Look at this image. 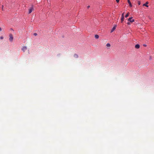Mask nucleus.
<instances>
[{
	"label": "nucleus",
	"instance_id": "f257e3e1",
	"mask_svg": "<svg viewBox=\"0 0 154 154\" xmlns=\"http://www.w3.org/2000/svg\"><path fill=\"white\" fill-rule=\"evenodd\" d=\"M9 40L11 42H12L13 41V35L12 34H10L9 35Z\"/></svg>",
	"mask_w": 154,
	"mask_h": 154
},
{
	"label": "nucleus",
	"instance_id": "f03ea898",
	"mask_svg": "<svg viewBox=\"0 0 154 154\" xmlns=\"http://www.w3.org/2000/svg\"><path fill=\"white\" fill-rule=\"evenodd\" d=\"M128 21H129L131 22H133L134 21V19H132V17H131L128 19Z\"/></svg>",
	"mask_w": 154,
	"mask_h": 154
},
{
	"label": "nucleus",
	"instance_id": "7ed1b4c3",
	"mask_svg": "<svg viewBox=\"0 0 154 154\" xmlns=\"http://www.w3.org/2000/svg\"><path fill=\"white\" fill-rule=\"evenodd\" d=\"M27 49V47L25 46H23L22 48V50L24 52Z\"/></svg>",
	"mask_w": 154,
	"mask_h": 154
},
{
	"label": "nucleus",
	"instance_id": "20e7f679",
	"mask_svg": "<svg viewBox=\"0 0 154 154\" xmlns=\"http://www.w3.org/2000/svg\"><path fill=\"white\" fill-rule=\"evenodd\" d=\"M33 10V7L32 6L31 7L30 9H29V14H30L32 12V11Z\"/></svg>",
	"mask_w": 154,
	"mask_h": 154
},
{
	"label": "nucleus",
	"instance_id": "39448f33",
	"mask_svg": "<svg viewBox=\"0 0 154 154\" xmlns=\"http://www.w3.org/2000/svg\"><path fill=\"white\" fill-rule=\"evenodd\" d=\"M148 4V2H146L145 4H144L143 5V6H145L147 7H148V5H147V4Z\"/></svg>",
	"mask_w": 154,
	"mask_h": 154
},
{
	"label": "nucleus",
	"instance_id": "423d86ee",
	"mask_svg": "<svg viewBox=\"0 0 154 154\" xmlns=\"http://www.w3.org/2000/svg\"><path fill=\"white\" fill-rule=\"evenodd\" d=\"M140 47V45L139 44H136L135 45V48L137 49H138V48H139Z\"/></svg>",
	"mask_w": 154,
	"mask_h": 154
},
{
	"label": "nucleus",
	"instance_id": "0eeeda50",
	"mask_svg": "<svg viewBox=\"0 0 154 154\" xmlns=\"http://www.w3.org/2000/svg\"><path fill=\"white\" fill-rule=\"evenodd\" d=\"M116 29V27L114 26L111 30V32H113Z\"/></svg>",
	"mask_w": 154,
	"mask_h": 154
},
{
	"label": "nucleus",
	"instance_id": "6e6552de",
	"mask_svg": "<svg viewBox=\"0 0 154 154\" xmlns=\"http://www.w3.org/2000/svg\"><path fill=\"white\" fill-rule=\"evenodd\" d=\"M128 4L129 5V6L130 7H132V5H131V2H130V0H128Z\"/></svg>",
	"mask_w": 154,
	"mask_h": 154
},
{
	"label": "nucleus",
	"instance_id": "1a4fd4ad",
	"mask_svg": "<svg viewBox=\"0 0 154 154\" xmlns=\"http://www.w3.org/2000/svg\"><path fill=\"white\" fill-rule=\"evenodd\" d=\"M124 17H121V21L122 23V22H123L124 20Z\"/></svg>",
	"mask_w": 154,
	"mask_h": 154
},
{
	"label": "nucleus",
	"instance_id": "9d476101",
	"mask_svg": "<svg viewBox=\"0 0 154 154\" xmlns=\"http://www.w3.org/2000/svg\"><path fill=\"white\" fill-rule=\"evenodd\" d=\"M99 35H95V37L96 39H98L99 38Z\"/></svg>",
	"mask_w": 154,
	"mask_h": 154
},
{
	"label": "nucleus",
	"instance_id": "9b49d317",
	"mask_svg": "<svg viewBox=\"0 0 154 154\" xmlns=\"http://www.w3.org/2000/svg\"><path fill=\"white\" fill-rule=\"evenodd\" d=\"M74 57L76 58H77L78 57V56L77 54H75L74 56Z\"/></svg>",
	"mask_w": 154,
	"mask_h": 154
},
{
	"label": "nucleus",
	"instance_id": "f8f14e48",
	"mask_svg": "<svg viewBox=\"0 0 154 154\" xmlns=\"http://www.w3.org/2000/svg\"><path fill=\"white\" fill-rule=\"evenodd\" d=\"M129 13H127L126 14V15H125V17H126H126H128V16H129Z\"/></svg>",
	"mask_w": 154,
	"mask_h": 154
},
{
	"label": "nucleus",
	"instance_id": "ddd939ff",
	"mask_svg": "<svg viewBox=\"0 0 154 154\" xmlns=\"http://www.w3.org/2000/svg\"><path fill=\"white\" fill-rule=\"evenodd\" d=\"M106 46L108 47H109L110 46V45L109 43H107V44Z\"/></svg>",
	"mask_w": 154,
	"mask_h": 154
},
{
	"label": "nucleus",
	"instance_id": "4468645a",
	"mask_svg": "<svg viewBox=\"0 0 154 154\" xmlns=\"http://www.w3.org/2000/svg\"><path fill=\"white\" fill-rule=\"evenodd\" d=\"M138 3L139 5H140L141 4L140 2V1H138Z\"/></svg>",
	"mask_w": 154,
	"mask_h": 154
},
{
	"label": "nucleus",
	"instance_id": "2eb2a0df",
	"mask_svg": "<svg viewBox=\"0 0 154 154\" xmlns=\"http://www.w3.org/2000/svg\"><path fill=\"white\" fill-rule=\"evenodd\" d=\"M0 39H3V37L2 36H1L0 37Z\"/></svg>",
	"mask_w": 154,
	"mask_h": 154
},
{
	"label": "nucleus",
	"instance_id": "dca6fc26",
	"mask_svg": "<svg viewBox=\"0 0 154 154\" xmlns=\"http://www.w3.org/2000/svg\"><path fill=\"white\" fill-rule=\"evenodd\" d=\"M35 36H36L37 35V34L36 33H34L33 34Z\"/></svg>",
	"mask_w": 154,
	"mask_h": 154
},
{
	"label": "nucleus",
	"instance_id": "f3484780",
	"mask_svg": "<svg viewBox=\"0 0 154 154\" xmlns=\"http://www.w3.org/2000/svg\"><path fill=\"white\" fill-rule=\"evenodd\" d=\"M122 17H124V13H123L122 14Z\"/></svg>",
	"mask_w": 154,
	"mask_h": 154
},
{
	"label": "nucleus",
	"instance_id": "a211bd4d",
	"mask_svg": "<svg viewBox=\"0 0 154 154\" xmlns=\"http://www.w3.org/2000/svg\"><path fill=\"white\" fill-rule=\"evenodd\" d=\"M116 1L117 3H118L119 2V0H116Z\"/></svg>",
	"mask_w": 154,
	"mask_h": 154
},
{
	"label": "nucleus",
	"instance_id": "6ab92c4d",
	"mask_svg": "<svg viewBox=\"0 0 154 154\" xmlns=\"http://www.w3.org/2000/svg\"><path fill=\"white\" fill-rule=\"evenodd\" d=\"M2 30L1 28L0 27V32Z\"/></svg>",
	"mask_w": 154,
	"mask_h": 154
},
{
	"label": "nucleus",
	"instance_id": "aec40b11",
	"mask_svg": "<svg viewBox=\"0 0 154 154\" xmlns=\"http://www.w3.org/2000/svg\"><path fill=\"white\" fill-rule=\"evenodd\" d=\"M89 7H90V6L89 5H88V6H87V8H88Z\"/></svg>",
	"mask_w": 154,
	"mask_h": 154
},
{
	"label": "nucleus",
	"instance_id": "412c9836",
	"mask_svg": "<svg viewBox=\"0 0 154 154\" xmlns=\"http://www.w3.org/2000/svg\"><path fill=\"white\" fill-rule=\"evenodd\" d=\"M3 5H2V9L3 10Z\"/></svg>",
	"mask_w": 154,
	"mask_h": 154
},
{
	"label": "nucleus",
	"instance_id": "4be33fe9",
	"mask_svg": "<svg viewBox=\"0 0 154 154\" xmlns=\"http://www.w3.org/2000/svg\"><path fill=\"white\" fill-rule=\"evenodd\" d=\"M127 24H128V25H130V23H127Z\"/></svg>",
	"mask_w": 154,
	"mask_h": 154
},
{
	"label": "nucleus",
	"instance_id": "5701e85b",
	"mask_svg": "<svg viewBox=\"0 0 154 154\" xmlns=\"http://www.w3.org/2000/svg\"><path fill=\"white\" fill-rule=\"evenodd\" d=\"M144 45V46H145V47H146V45Z\"/></svg>",
	"mask_w": 154,
	"mask_h": 154
}]
</instances>
